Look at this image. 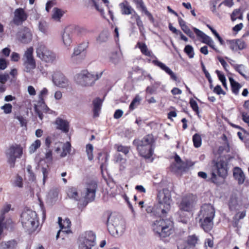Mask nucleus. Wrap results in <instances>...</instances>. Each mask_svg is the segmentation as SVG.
I'll return each instance as SVG.
<instances>
[{"label": "nucleus", "instance_id": "48", "mask_svg": "<svg viewBox=\"0 0 249 249\" xmlns=\"http://www.w3.org/2000/svg\"><path fill=\"white\" fill-rule=\"evenodd\" d=\"M141 10L142 11V12L144 13L145 14V15L147 16V17L151 21V22L153 23L154 22V18L153 16L147 10V8L145 6V5L143 6V7H142L141 9Z\"/></svg>", "mask_w": 249, "mask_h": 249}, {"label": "nucleus", "instance_id": "23", "mask_svg": "<svg viewBox=\"0 0 249 249\" xmlns=\"http://www.w3.org/2000/svg\"><path fill=\"white\" fill-rule=\"evenodd\" d=\"M229 209L231 211L239 210L241 207V203L236 196H231L229 202Z\"/></svg>", "mask_w": 249, "mask_h": 249}, {"label": "nucleus", "instance_id": "50", "mask_svg": "<svg viewBox=\"0 0 249 249\" xmlns=\"http://www.w3.org/2000/svg\"><path fill=\"white\" fill-rule=\"evenodd\" d=\"M108 36V34L107 32H103L100 34L97 39L101 42H105L107 40Z\"/></svg>", "mask_w": 249, "mask_h": 249}, {"label": "nucleus", "instance_id": "64", "mask_svg": "<svg viewBox=\"0 0 249 249\" xmlns=\"http://www.w3.org/2000/svg\"><path fill=\"white\" fill-rule=\"evenodd\" d=\"M193 30L196 34V36L200 37L201 39L205 35V34L203 32H202V31L195 27L193 28Z\"/></svg>", "mask_w": 249, "mask_h": 249}, {"label": "nucleus", "instance_id": "33", "mask_svg": "<svg viewBox=\"0 0 249 249\" xmlns=\"http://www.w3.org/2000/svg\"><path fill=\"white\" fill-rule=\"evenodd\" d=\"M114 161L115 163L119 164L121 170L124 169L126 160L124 159L120 154L116 155Z\"/></svg>", "mask_w": 249, "mask_h": 249}, {"label": "nucleus", "instance_id": "10", "mask_svg": "<svg viewBox=\"0 0 249 249\" xmlns=\"http://www.w3.org/2000/svg\"><path fill=\"white\" fill-rule=\"evenodd\" d=\"M33 47H30L25 51L22 58L24 71L30 74L32 73L33 70L36 67V62L33 55Z\"/></svg>", "mask_w": 249, "mask_h": 249}, {"label": "nucleus", "instance_id": "18", "mask_svg": "<svg viewBox=\"0 0 249 249\" xmlns=\"http://www.w3.org/2000/svg\"><path fill=\"white\" fill-rule=\"evenodd\" d=\"M27 18L28 15L24 10L22 8H18L14 12L13 22L16 25H20L26 20Z\"/></svg>", "mask_w": 249, "mask_h": 249}, {"label": "nucleus", "instance_id": "8", "mask_svg": "<svg viewBox=\"0 0 249 249\" xmlns=\"http://www.w3.org/2000/svg\"><path fill=\"white\" fill-rule=\"evenodd\" d=\"M103 71L100 73L92 74L87 71H83L77 74L75 77L76 82L83 86H89L92 85L94 82L101 77Z\"/></svg>", "mask_w": 249, "mask_h": 249}, {"label": "nucleus", "instance_id": "51", "mask_svg": "<svg viewBox=\"0 0 249 249\" xmlns=\"http://www.w3.org/2000/svg\"><path fill=\"white\" fill-rule=\"evenodd\" d=\"M27 171L29 174V178L30 180L34 181L36 179V177L34 173L32 171V167L30 165L27 166Z\"/></svg>", "mask_w": 249, "mask_h": 249}, {"label": "nucleus", "instance_id": "17", "mask_svg": "<svg viewBox=\"0 0 249 249\" xmlns=\"http://www.w3.org/2000/svg\"><path fill=\"white\" fill-rule=\"evenodd\" d=\"M54 84L60 88H67L70 86L69 80L61 72L55 73L53 77Z\"/></svg>", "mask_w": 249, "mask_h": 249}, {"label": "nucleus", "instance_id": "62", "mask_svg": "<svg viewBox=\"0 0 249 249\" xmlns=\"http://www.w3.org/2000/svg\"><path fill=\"white\" fill-rule=\"evenodd\" d=\"M9 78V75L7 73L0 74V83L5 84Z\"/></svg>", "mask_w": 249, "mask_h": 249}, {"label": "nucleus", "instance_id": "24", "mask_svg": "<svg viewBox=\"0 0 249 249\" xmlns=\"http://www.w3.org/2000/svg\"><path fill=\"white\" fill-rule=\"evenodd\" d=\"M55 124L57 125V129L65 133L69 131V124L67 121L57 118L55 120Z\"/></svg>", "mask_w": 249, "mask_h": 249}, {"label": "nucleus", "instance_id": "3", "mask_svg": "<svg viewBox=\"0 0 249 249\" xmlns=\"http://www.w3.org/2000/svg\"><path fill=\"white\" fill-rule=\"evenodd\" d=\"M152 227L155 233L162 238L169 236L173 231V222L169 219L159 218L153 222Z\"/></svg>", "mask_w": 249, "mask_h": 249}, {"label": "nucleus", "instance_id": "44", "mask_svg": "<svg viewBox=\"0 0 249 249\" xmlns=\"http://www.w3.org/2000/svg\"><path fill=\"white\" fill-rule=\"evenodd\" d=\"M153 63L156 66L160 67L161 70L164 71L166 73L169 71L170 69L168 67L166 66L164 63L158 61V60H153Z\"/></svg>", "mask_w": 249, "mask_h": 249}, {"label": "nucleus", "instance_id": "57", "mask_svg": "<svg viewBox=\"0 0 249 249\" xmlns=\"http://www.w3.org/2000/svg\"><path fill=\"white\" fill-rule=\"evenodd\" d=\"M178 249H190L189 245L185 241H181L178 243Z\"/></svg>", "mask_w": 249, "mask_h": 249}, {"label": "nucleus", "instance_id": "28", "mask_svg": "<svg viewBox=\"0 0 249 249\" xmlns=\"http://www.w3.org/2000/svg\"><path fill=\"white\" fill-rule=\"evenodd\" d=\"M68 196L75 201H79L81 199V196H79L77 190L75 187L69 188L67 191Z\"/></svg>", "mask_w": 249, "mask_h": 249}, {"label": "nucleus", "instance_id": "27", "mask_svg": "<svg viewBox=\"0 0 249 249\" xmlns=\"http://www.w3.org/2000/svg\"><path fill=\"white\" fill-rule=\"evenodd\" d=\"M233 176L234 178L238 180V183L243 184L245 181V176L242 171L239 167H235L233 171Z\"/></svg>", "mask_w": 249, "mask_h": 249}, {"label": "nucleus", "instance_id": "35", "mask_svg": "<svg viewBox=\"0 0 249 249\" xmlns=\"http://www.w3.org/2000/svg\"><path fill=\"white\" fill-rule=\"evenodd\" d=\"M229 80L231 86V89L232 92L235 94H237L239 92V89L241 88V86L239 83L236 82L233 78H230Z\"/></svg>", "mask_w": 249, "mask_h": 249}, {"label": "nucleus", "instance_id": "32", "mask_svg": "<svg viewBox=\"0 0 249 249\" xmlns=\"http://www.w3.org/2000/svg\"><path fill=\"white\" fill-rule=\"evenodd\" d=\"M38 28L40 32L45 35H47L48 33V24L46 21L41 20L38 24Z\"/></svg>", "mask_w": 249, "mask_h": 249}, {"label": "nucleus", "instance_id": "20", "mask_svg": "<svg viewBox=\"0 0 249 249\" xmlns=\"http://www.w3.org/2000/svg\"><path fill=\"white\" fill-rule=\"evenodd\" d=\"M229 48L234 52L242 50L247 48L246 42L241 39L229 40L227 41Z\"/></svg>", "mask_w": 249, "mask_h": 249}, {"label": "nucleus", "instance_id": "56", "mask_svg": "<svg viewBox=\"0 0 249 249\" xmlns=\"http://www.w3.org/2000/svg\"><path fill=\"white\" fill-rule=\"evenodd\" d=\"M41 171L43 174V184H45V180L48 177V173H49V170L46 167H42L41 169Z\"/></svg>", "mask_w": 249, "mask_h": 249}, {"label": "nucleus", "instance_id": "30", "mask_svg": "<svg viewBox=\"0 0 249 249\" xmlns=\"http://www.w3.org/2000/svg\"><path fill=\"white\" fill-rule=\"evenodd\" d=\"M93 104L94 106V117H98L102 105V101L101 100L97 98L93 101Z\"/></svg>", "mask_w": 249, "mask_h": 249}, {"label": "nucleus", "instance_id": "14", "mask_svg": "<svg viewBox=\"0 0 249 249\" xmlns=\"http://www.w3.org/2000/svg\"><path fill=\"white\" fill-rule=\"evenodd\" d=\"M196 200V196L192 194L183 197L179 205V209L186 212L191 211L194 208Z\"/></svg>", "mask_w": 249, "mask_h": 249}, {"label": "nucleus", "instance_id": "47", "mask_svg": "<svg viewBox=\"0 0 249 249\" xmlns=\"http://www.w3.org/2000/svg\"><path fill=\"white\" fill-rule=\"evenodd\" d=\"M235 70L246 79H248V77L245 74V67L242 65H237L235 66Z\"/></svg>", "mask_w": 249, "mask_h": 249}, {"label": "nucleus", "instance_id": "49", "mask_svg": "<svg viewBox=\"0 0 249 249\" xmlns=\"http://www.w3.org/2000/svg\"><path fill=\"white\" fill-rule=\"evenodd\" d=\"M141 10L142 11V12L144 13L145 14V15L147 16V17L151 21V22L153 23L154 22V18L153 16L147 10V8L145 6V5L143 6V7H142L141 9Z\"/></svg>", "mask_w": 249, "mask_h": 249}, {"label": "nucleus", "instance_id": "21", "mask_svg": "<svg viewBox=\"0 0 249 249\" xmlns=\"http://www.w3.org/2000/svg\"><path fill=\"white\" fill-rule=\"evenodd\" d=\"M175 166L179 170L185 171L194 165V163L190 160H182L178 155L175 156Z\"/></svg>", "mask_w": 249, "mask_h": 249}, {"label": "nucleus", "instance_id": "45", "mask_svg": "<svg viewBox=\"0 0 249 249\" xmlns=\"http://www.w3.org/2000/svg\"><path fill=\"white\" fill-rule=\"evenodd\" d=\"M198 241V238L195 235L189 236L188 238L187 243L190 246L194 247L197 243Z\"/></svg>", "mask_w": 249, "mask_h": 249}, {"label": "nucleus", "instance_id": "41", "mask_svg": "<svg viewBox=\"0 0 249 249\" xmlns=\"http://www.w3.org/2000/svg\"><path fill=\"white\" fill-rule=\"evenodd\" d=\"M141 100V99L140 96L139 95H136L131 102L129 106V109L131 110H133L137 106L139 105Z\"/></svg>", "mask_w": 249, "mask_h": 249}, {"label": "nucleus", "instance_id": "1", "mask_svg": "<svg viewBox=\"0 0 249 249\" xmlns=\"http://www.w3.org/2000/svg\"><path fill=\"white\" fill-rule=\"evenodd\" d=\"M215 209L210 204H203L198 214L200 227L206 232L210 231L213 227V219L215 216Z\"/></svg>", "mask_w": 249, "mask_h": 249}, {"label": "nucleus", "instance_id": "9", "mask_svg": "<svg viewBox=\"0 0 249 249\" xmlns=\"http://www.w3.org/2000/svg\"><path fill=\"white\" fill-rule=\"evenodd\" d=\"M36 56L47 63H53L58 58L56 54L42 43H38L36 49Z\"/></svg>", "mask_w": 249, "mask_h": 249}, {"label": "nucleus", "instance_id": "37", "mask_svg": "<svg viewBox=\"0 0 249 249\" xmlns=\"http://www.w3.org/2000/svg\"><path fill=\"white\" fill-rule=\"evenodd\" d=\"M71 143L69 142H67L63 144L62 149L63 151L61 153L60 156L62 158L66 157L71 151Z\"/></svg>", "mask_w": 249, "mask_h": 249}, {"label": "nucleus", "instance_id": "13", "mask_svg": "<svg viewBox=\"0 0 249 249\" xmlns=\"http://www.w3.org/2000/svg\"><path fill=\"white\" fill-rule=\"evenodd\" d=\"M82 30H84V29L74 26L66 27L62 34V40L64 46L66 47L70 46L72 43L73 35Z\"/></svg>", "mask_w": 249, "mask_h": 249}, {"label": "nucleus", "instance_id": "6", "mask_svg": "<svg viewBox=\"0 0 249 249\" xmlns=\"http://www.w3.org/2000/svg\"><path fill=\"white\" fill-rule=\"evenodd\" d=\"M22 226L30 231H35L38 226V221L36 212L27 210L21 215Z\"/></svg>", "mask_w": 249, "mask_h": 249}, {"label": "nucleus", "instance_id": "39", "mask_svg": "<svg viewBox=\"0 0 249 249\" xmlns=\"http://www.w3.org/2000/svg\"><path fill=\"white\" fill-rule=\"evenodd\" d=\"M41 145V142L39 140L35 141L29 147V151L30 154L34 153Z\"/></svg>", "mask_w": 249, "mask_h": 249}, {"label": "nucleus", "instance_id": "54", "mask_svg": "<svg viewBox=\"0 0 249 249\" xmlns=\"http://www.w3.org/2000/svg\"><path fill=\"white\" fill-rule=\"evenodd\" d=\"M117 150L118 151L121 152L125 155H126L129 152V148L122 145H118L117 147Z\"/></svg>", "mask_w": 249, "mask_h": 249}, {"label": "nucleus", "instance_id": "38", "mask_svg": "<svg viewBox=\"0 0 249 249\" xmlns=\"http://www.w3.org/2000/svg\"><path fill=\"white\" fill-rule=\"evenodd\" d=\"M194 145L195 147L198 148L201 145L202 139L198 134H195L193 137Z\"/></svg>", "mask_w": 249, "mask_h": 249}, {"label": "nucleus", "instance_id": "15", "mask_svg": "<svg viewBox=\"0 0 249 249\" xmlns=\"http://www.w3.org/2000/svg\"><path fill=\"white\" fill-rule=\"evenodd\" d=\"M97 184L94 181L88 182L85 186L83 197L87 201H93L95 197Z\"/></svg>", "mask_w": 249, "mask_h": 249}, {"label": "nucleus", "instance_id": "2", "mask_svg": "<svg viewBox=\"0 0 249 249\" xmlns=\"http://www.w3.org/2000/svg\"><path fill=\"white\" fill-rule=\"evenodd\" d=\"M107 226L108 231L114 237L121 236L125 229L124 219L120 215L116 213H111L108 216Z\"/></svg>", "mask_w": 249, "mask_h": 249}, {"label": "nucleus", "instance_id": "53", "mask_svg": "<svg viewBox=\"0 0 249 249\" xmlns=\"http://www.w3.org/2000/svg\"><path fill=\"white\" fill-rule=\"evenodd\" d=\"M190 106H191V107L194 110V111L196 112V113L197 114H198V113H199L198 108H198V107L196 102V101H195L194 100H193V99H192L190 101Z\"/></svg>", "mask_w": 249, "mask_h": 249}, {"label": "nucleus", "instance_id": "43", "mask_svg": "<svg viewBox=\"0 0 249 249\" xmlns=\"http://www.w3.org/2000/svg\"><path fill=\"white\" fill-rule=\"evenodd\" d=\"M153 63L156 66L160 67L161 70L164 71L166 73L169 71L170 69L168 67L166 66L164 63L158 61V60H153Z\"/></svg>", "mask_w": 249, "mask_h": 249}, {"label": "nucleus", "instance_id": "31", "mask_svg": "<svg viewBox=\"0 0 249 249\" xmlns=\"http://www.w3.org/2000/svg\"><path fill=\"white\" fill-rule=\"evenodd\" d=\"M137 46L141 50L142 53L146 56H151L152 53L148 49L146 44L144 43L138 42Z\"/></svg>", "mask_w": 249, "mask_h": 249}, {"label": "nucleus", "instance_id": "5", "mask_svg": "<svg viewBox=\"0 0 249 249\" xmlns=\"http://www.w3.org/2000/svg\"><path fill=\"white\" fill-rule=\"evenodd\" d=\"M154 140L153 135H147L137 144L140 155L145 159H150L153 154Z\"/></svg>", "mask_w": 249, "mask_h": 249}, {"label": "nucleus", "instance_id": "7", "mask_svg": "<svg viewBox=\"0 0 249 249\" xmlns=\"http://www.w3.org/2000/svg\"><path fill=\"white\" fill-rule=\"evenodd\" d=\"M159 213L161 212L162 216L165 215L170 210L172 202L171 192L167 189H163L158 195Z\"/></svg>", "mask_w": 249, "mask_h": 249}, {"label": "nucleus", "instance_id": "22", "mask_svg": "<svg viewBox=\"0 0 249 249\" xmlns=\"http://www.w3.org/2000/svg\"><path fill=\"white\" fill-rule=\"evenodd\" d=\"M62 219L61 217H58V224L61 228V230L58 231L57 233L56 238L57 239L59 236L60 233L61 232H66L67 233H69L70 231L68 229L71 227V221L69 219L66 218L65 219L63 223H62Z\"/></svg>", "mask_w": 249, "mask_h": 249}, {"label": "nucleus", "instance_id": "55", "mask_svg": "<svg viewBox=\"0 0 249 249\" xmlns=\"http://www.w3.org/2000/svg\"><path fill=\"white\" fill-rule=\"evenodd\" d=\"M14 185L21 188L23 186L22 178L18 175L14 181Z\"/></svg>", "mask_w": 249, "mask_h": 249}, {"label": "nucleus", "instance_id": "61", "mask_svg": "<svg viewBox=\"0 0 249 249\" xmlns=\"http://www.w3.org/2000/svg\"><path fill=\"white\" fill-rule=\"evenodd\" d=\"M213 92L219 95L220 94H225V92L223 90L221 87L219 85H217L213 89Z\"/></svg>", "mask_w": 249, "mask_h": 249}, {"label": "nucleus", "instance_id": "59", "mask_svg": "<svg viewBox=\"0 0 249 249\" xmlns=\"http://www.w3.org/2000/svg\"><path fill=\"white\" fill-rule=\"evenodd\" d=\"M241 114L244 122L248 124L249 126V115L248 114L247 112H245V111L241 112Z\"/></svg>", "mask_w": 249, "mask_h": 249}, {"label": "nucleus", "instance_id": "25", "mask_svg": "<svg viewBox=\"0 0 249 249\" xmlns=\"http://www.w3.org/2000/svg\"><path fill=\"white\" fill-rule=\"evenodd\" d=\"M18 242L15 240L2 241L0 243V249H16Z\"/></svg>", "mask_w": 249, "mask_h": 249}, {"label": "nucleus", "instance_id": "34", "mask_svg": "<svg viewBox=\"0 0 249 249\" xmlns=\"http://www.w3.org/2000/svg\"><path fill=\"white\" fill-rule=\"evenodd\" d=\"M63 14L64 12L62 10L57 8H54L53 9L52 18L56 21H59Z\"/></svg>", "mask_w": 249, "mask_h": 249}, {"label": "nucleus", "instance_id": "40", "mask_svg": "<svg viewBox=\"0 0 249 249\" xmlns=\"http://www.w3.org/2000/svg\"><path fill=\"white\" fill-rule=\"evenodd\" d=\"M93 146L91 144H88L86 146V153L88 159L91 160L93 158Z\"/></svg>", "mask_w": 249, "mask_h": 249}, {"label": "nucleus", "instance_id": "63", "mask_svg": "<svg viewBox=\"0 0 249 249\" xmlns=\"http://www.w3.org/2000/svg\"><path fill=\"white\" fill-rule=\"evenodd\" d=\"M45 159L50 161L53 160L52 151L50 149H47L45 154Z\"/></svg>", "mask_w": 249, "mask_h": 249}, {"label": "nucleus", "instance_id": "16", "mask_svg": "<svg viewBox=\"0 0 249 249\" xmlns=\"http://www.w3.org/2000/svg\"><path fill=\"white\" fill-rule=\"evenodd\" d=\"M88 47L87 43H83L79 46L75 47L73 49V52L71 55V60L75 63H79L82 59L85 57V51Z\"/></svg>", "mask_w": 249, "mask_h": 249}, {"label": "nucleus", "instance_id": "29", "mask_svg": "<svg viewBox=\"0 0 249 249\" xmlns=\"http://www.w3.org/2000/svg\"><path fill=\"white\" fill-rule=\"evenodd\" d=\"M122 58V54L116 52H112L109 57V61L115 65L119 63Z\"/></svg>", "mask_w": 249, "mask_h": 249}, {"label": "nucleus", "instance_id": "19", "mask_svg": "<svg viewBox=\"0 0 249 249\" xmlns=\"http://www.w3.org/2000/svg\"><path fill=\"white\" fill-rule=\"evenodd\" d=\"M32 33L30 29L24 27L21 29L17 34L18 39L25 44L29 43L32 39Z\"/></svg>", "mask_w": 249, "mask_h": 249}, {"label": "nucleus", "instance_id": "36", "mask_svg": "<svg viewBox=\"0 0 249 249\" xmlns=\"http://www.w3.org/2000/svg\"><path fill=\"white\" fill-rule=\"evenodd\" d=\"M231 17L232 21H235L237 18L242 20L243 18V13L240 9H235L231 13Z\"/></svg>", "mask_w": 249, "mask_h": 249}, {"label": "nucleus", "instance_id": "58", "mask_svg": "<svg viewBox=\"0 0 249 249\" xmlns=\"http://www.w3.org/2000/svg\"><path fill=\"white\" fill-rule=\"evenodd\" d=\"M246 215L245 212H242L237 213L233 217L234 220L238 221L240 219L243 218Z\"/></svg>", "mask_w": 249, "mask_h": 249}, {"label": "nucleus", "instance_id": "60", "mask_svg": "<svg viewBox=\"0 0 249 249\" xmlns=\"http://www.w3.org/2000/svg\"><path fill=\"white\" fill-rule=\"evenodd\" d=\"M135 20L136 21L137 25L139 28L140 30H141L142 28H143V23L139 15L135 16Z\"/></svg>", "mask_w": 249, "mask_h": 249}, {"label": "nucleus", "instance_id": "26", "mask_svg": "<svg viewBox=\"0 0 249 249\" xmlns=\"http://www.w3.org/2000/svg\"><path fill=\"white\" fill-rule=\"evenodd\" d=\"M119 6L123 15H130L134 13V9L126 1L121 3Z\"/></svg>", "mask_w": 249, "mask_h": 249}, {"label": "nucleus", "instance_id": "46", "mask_svg": "<svg viewBox=\"0 0 249 249\" xmlns=\"http://www.w3.org/2000/svg\"><path fill=\"white\" fill-rule=\"evenodd\" d=\"M185 53L188 55V56L192 58L194 56V49L192 46L190 45H187L184 48Z\"/></svg>", "mask_w": 249, "mask_h": 249}, {"label": "nucleus", "instance_id": "4", "mask_svg": "<svg viewBox=\"0 0 249 249\" xmlns=\"http://www.w3.org/2000/svg\"><path fill=\"white\" fill-rule=\"evenodd\" d=\"M227 175V162L220 160L213 166L209 180L215 184H219L224 181V179Z\"/></svg>", "mask_w": 249, "mask_h": 249}, {"label": "nucleus", "instance_id": "11", "mask_svg": "<svg viewBox=\"0 0 249 249\" xmlns=\"http://www.w3.org/2000/svg\"><path fill=\"white\" fill-rule=\"evenodd\" d=\"M22 154V148L19 145L11 146L6 152L7 161L11 167H14L17 158H20Z\"/></svg>", "mask_w": 249, "mask_h": 249}, {"label": "nucleus", "instance_id": "42", "mask_svg": "<svg viewBox=\"0 0 249 249\" xmlns=\"http://www.w3.org/2000/svg\"><path fill=\"white\" fill-rule=\"evenodd\" d=\"M153 63L156 66L160 67L161 70L164 71L166 73L169 71L170 69L168 67L166 66L164 63L158 61V60H153Z\"/></svg>", "mask_w": 249, "mask_h": 249}, {"label": "nucleus", "instance_id": "12", "mask_svg": "<svg viewBox=\"0 0 249 249\" xmlns=\"http://www.w3.org/2000/svg\"><path fill=\"white\" fill-rule=\"evenodd\" d=\"M95 235L92 231L86 232L79 238V249H95Z\"/></svg>", "mask_w": 249, "mask_h": 249}, {"label": "nucleus", "instance_id": "52", "mask_svg": "<svg viewBox=\"0 0 249 249\" xmlns=\"http://www.w3.org/2000/svg\"><path fill=\"white\" fill-rule=\"evenodd\" d=\"M12 106L10 104H5L1 107V109L3 110L5 114L10 113L12 111Z\"/></svg>", "mask_w": 249, "mask_h": 249}]
</instances>
